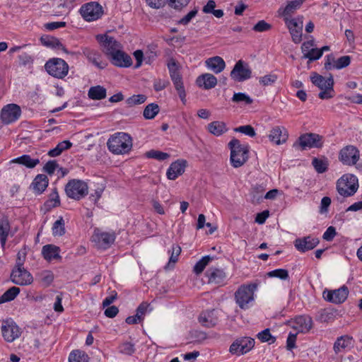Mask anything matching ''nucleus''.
<instances>
[{
    "label": "nucleus",
    "mask_w": 362,
    "mask_h": 362,
    "mask_svg": "<svg viewBox=\"0 0 362 362\" xmlns=\"http://www.w3.org/2000/svg\"><path fill=\"white\" fill-rule=\"evenodd\" d=\"M107 148L114 154L129 153L132 148V137L127 133L117 132L112 135L107 142Z\"/></svg>",
    "instance_id": "f257e3e1"
},
{
    "label": "nucleus",
    "mask_w": 362,
    "mask_h": 362,
    "mask_svg": "<svg viewBox=\"0 0 362 362\" xmlns=\"http://www.w3.org/2000/svg\"><path fill=\"white\" fill-rule=\"evenodd\" d=\"M228 146L230 150V160L232 166L237 168L243 165L249 157L248 145H242L238 139H233L228 143Z\"/></svg>",
    "instance_id": "f03ea898"
},
{
    "label": "nucleus",
    "mask_w": 362,
    "mask_h": 362,
    "mask_svg": "<svg viewBox=\"0 0 362 362\" xmlns=\"http://www.w3.org/2000/svg\"><path fill=\"white\" fill-rule=\"evenodd\" d=\"M310 81L315 86L321 90L318 95L320 99H330L334 96V79L331 74L328 78H326L324 76L314 72L310 76Z\"/></svg>",
    "instance_id": "7ed1b4c3"
},
{
    "label": "nucleus",
    "mask_w": 362,
    "mask_h": 362,
    "mask_svg": "<svg viewBox=\"0 0 362 362\" xmlns=\"http://www.w3.org/2000/svg\"><path fill=\"white\" fill-rule=\"evenodd\" d=\"M336 188L341 196L344 197H351L358 190V178L353 174H345L337 180Z\"/></svg>",
    "instance_id": "20e7f679"
},
{
    "label": "nucleus",
    "mask_w": 362,
    "mask_h": 362,
    "mask_svg": "<svg viewBox=\"0 0 362 362\" xmlns=\"http://www.w3.org/2000/svg\"><path fill=\"white\" fill-rule=\"evenodd\" d=\"M324 144V137L316 133L301 134L293 144V147L301 151L311 148H321Z\"/></svg>",
    "instance_id": "39448f33"
},
{
    "label": "nucleus",
    "mask_w": 362,
    "mask_h": 362,
    "mask_svg": "<svg viewBox=\"0 0 362 362\" xmlns=\"http://www.w3.org/2000/svg\"><path fill=\"white\" fill-rule=\"evenodd\" d=\"M45 69L52 77L62 79L67 76L69 66L63 59L53 57L46 62Z\"/></svg>",
    "instance_id": "423d86ee"
},
{
    "label": "nucleus",
    "mask_w": 362,
    "mask_h": 362,
    "mask_svg": "<svg viewBox=\"0 0 362 362\" xmlns=\"http://www.w3.org/2000/svg\"><path fill=\"white\" fill-rule=\"evenodd\" d=\"M257 286L258 284L257 283L242 285L235 291V301L240 308H248V303L254 300V292L257 288Z\"/></svg>",
    "instance_id": "0eeeda50"
},
{
    "label": "nucleus",
    "mask_w": 362,
    "mask_h": 362,
    "mask_svg": "<svg viewBox=\"0 0 362 362\" xmlns=\"http://www.w3.org/2000/svg\"><path fill=\"white\" fill-rule=\"evenodd\" d=\"M65 192L68 197L80 200L85 197L88 192V187L86 182L81 180H69L65 185Z\"/></svg>",
    "instance_id": "6e6552de"
},
{
    "label": "nucleus",
    "mask_w": 362,
    "mask_h": 362,
    "mask_svg": "<svg viewBox=\"0 0 362 362\" xmlns=\"http://www.w3.org/2000/svg\"><path fill=\"white\" fill-rule=\"evenodd\" d=\"M284 23L291 35L292 41L295 44H299L302 41L303 16H298L296 18H284Z\"/></svg>",
    "instance_id": "1a4fd4ad"
},
{
    "label": "nucleus",
    "mask_w": 362,
    "mask_h": 362,
    "mask_svg": "<svg viewBox=\"0 0 362 362\" xmlns=\"http://www.w3.org/2000/svg\"><path fill=\"white\" fill-rule=\"evenodd\" d=\"M170 76L173 83V85L178 93V95L182 103L185 105L186 103V92L183 85L182 78L179 71L178 66L175 62H173L168 65Z\"/></svg>",
    "instance_id": "9d476101"
},
{
    "label": "nucleus",
    "mask_w": 362,
    "mask_h": 362,
    "mask_svg": "<svg viewBox=\"0 0 362 362\" xmlns=\"http://www.w3.org/2000/svg\"><path fill=\"white\" fill-rule=\"evenodd\" d=\"M79 12L83 18L88 22L99 19L103 13V7L97 2H89L83 4Z\"/></svg>",
    "instance_id": "9b49d317"
},
{
    "label": "nucleus",
    "mask_w": 362,
    "mask_h": 362,
    "mask_svg": "<svg viewBox=\"0 0 362 362\" xmlns=\"http://www.w3.org/2000/svg\"><path fill=\"white\" fill-rule=\"evenodd\" d=\"M359 158V150L353 145L344 146L339 153V160L344 165H354L357 163Z\"/></svg>",
    "instance_id": "f8f14e48"
},
{
    "label": "nucleus",
    "mask_w": 362,
    "mask_h": 362,
    "mask_svg": "<svg viewBox=\"0 0 362 362\" xmlns=\"http://www.w3.org/2000/svg\"><path fill=\"white\" fill-rule=\"evenodd\" d=\"M96 40L103 47L104 53L110 58L115 52L119 51L120 43L113 37L107 35L99 34L96 35Z\"/></svg>",
    "instance_id": "ddd939ff"
},
{
    "label": "nucleus",
    "mask_w": 362,
    "mask_h": 362,
    "mask_svg": "<svg viewBox=\"0 0 362 362\" xmlns=\"http://www.w3.org/2000/svg\"><path fill=\"white\" fill-rule=\"evenodd\" d=\"M255 346V340L250 337H241L234 341L230 346L229 351L237 356L249 352Z\"/></svg>",
    "instance_id": "4468645a"
},
{
    "label": "nucleus",
    "mask_w": 362,
    "mask_h": 362,
    "mask_svg": "<svg viewBox=\"0 0 362 362\" xmlns=\"http://www.w3.org/2000/svg\"><path fill=\"white\" fill-rule=\"evenodd\" d=\"M21 115V109L14 103L8 104L1 109L0 118L4 124H9L17 121Z\"/></svg>",
    "instance_id": "2eb2a0df"
},
{
    "label": "nucleus",
    "mask_w": 362,
    "mask_h": 362,
    "mask_svg": "<svg viewBox=\"0 0 362 362\" xmlns=\"http://www.w3.org/2000/svg\"><path fill=\"white\" fill-rule=\"evenodd\" d=\"M349 295V289L346 286H343L338 289L327 290L323 291V298L329 303L334 304H341L344 303Z\"/></svg>",
    "instance_id": "dca6fc26"
},
{
    "label": "nucleus",
    "mask_w": 362,
    "mask_h": 362,
    "mask_svg": "<svg viewBox=\"0 0 362 362\" xmlns=\"http://www.w3.org/2000/svg\"><path fill=\"white\" fill-rule=\"evenodd\" d=\"M11 281L16 285L28 286L33 283L32 274L24 267H14L11 273Z\"/></svg>",
    "instance_id": "f3484780"
},
{
    "label": "nucleus",
    "mask_w": 362,
    "mask_h": 362,
    "mask_svg": "<svg viewBox=\"0 0 362 362\" xmlns=\"http://www.w3.org/2000/svg\"><path fill=\"white\" fill-rule=\"evenodd\" d=\"M252 71L248 64L239 60L235 64L230 72V77L235 81L241 82L251 78Z\"/></svg>",
    "instance_id": "a211bd4d"
},
{
    "label": "nucleus",
    "mask_w": 362,
    "mask_h": 362,
    "mask_svg": "<svg viewBox=\"0 0 362 362\" xmlns=\"http://www.w3.org/2000/svg\"><path fill=\"white\" fill-rule=\"evenodd\" d=\"M221 311L216 309H211L202 311L199 317V322L205 327L211 328L215 327L219 322Z\"/></svg>",
    "instance_id": "6ab92c4d"
},
{
    "label": "nucleus",
    "mask_w": 362,
    "mask_h": 362,
    "mask_svg": "<svg viewBox=\"0 0 362 362\" xmlns=\"http://www.w3.org/2000/svg\"><path fill=\"white\" fill-rule=\"evenodd\" d=\"M115 235L114 233L102 232L96 228L92 236V240L96 244L98 248L107 249L115 242Z\"/></svg>",
    "instance_id": "aec40b11"
},
{
    "label": "nucleus",
    "mask_w": 362,
    "mask_h": 362,
    "mask_svg": "<svg viewBox=\"0 0 362 362\" xmlns=\"http://www.w3.org/2000/svg\"><path fill=\"white\" fill-rule=\"evenodd\" d=\"M1 332L4 339L7 342H13L21 336V332L19 327L12 320H6L3 322L1 326Z\"/></svg>",
    "instance_id": "412c9836"
},
{
    "label": "nucleus",
    "mask_w": 362,
    "mask_h": 362,
    "mask_svg": "<svg viewBox=\"0 0 362 362\" xmlns=\"http://www.w3.org/2000/svg\"><path fill=\"white\" fill-rule=\"evenodd\" d=\"M351 57L348 55L342 56L335 59L332 54L326 56V59L324 65V69L326 71H329L333 69H341L348 66L351 63Z\"/></svg>",
    "instance_id": "4be33fe9"
},
{
    "label": "nucleus",
    "mask_w": 362,
    "mask_h": 362,
    "mask_svg": "<svg viewBox=\"0 0 362 362\" xmlns=\"http://www.w3.org/2000/svg\"><path fill=\"white\" fill-rule=\"evenodd\" d=\"M313 321L309 315L296 316L293 321L292 327L299 333H308L312 329Z\"/></svg>",
    "instance_id": "5701e85b"
},
{
    "label": "nucleus",
    "mask_w": 362,
    "mask_h": 362,
    "mask_svg": "<svg viewBox=\"0 0 362 362\" xmlns=\"http://www.w3.org/2000/svg\"><path fill=\"white\" fill-rule=\"evenodd\" d=\"M319 243L320 240L317 238L308 235L296 239L294 246L299 252H305L314 249Z\"/></svg>",
    "instance_id": "b1692460"
},
{
    "label": "nucleus",
    "mask_w": 362,
    "mask_h": 362,
    "mask_svg": "<svg viewBox=\"0 0 362 362\" xmlns=\"http://www.w3.org/2000/svg\"><path fill=\"white\" fill-rule=\"evenodd\" d=\"M268 137L270 141L280 145L286 143L288 138V134L284 127L275 126L271 129Z\"/></svg>",
    "instance_id": "393cba45"
},
{
    "label": "nucleus",
    "mask_w": 362,
    "mask_h": 362,
    "mask_svg": "<svg viewBox=\"0 0 362 362\" xmlns=\"http://www.w3.org/2000/svg\"><path fill=\"white\" fill-rule=\"evenodd\" d=\"M187 163V161L183 159H178L173 162L166 173L168 179L174 180L178 176L182 175L185 173Z\"/></svg>",
    "instance_id": "a878e982"
},
{
    "label": "nucleus",
    "mask_w": 362,
    "mask_h": 362,
    "mask_svg": "<svg viewBox=\"0 0 362 362\" xmlns=\"http://www.w3.org/2000/svg\"><path fill=\"white\" fill-rule=\"evenodd\" d=\"M110 59L113 65L118 67H129L132 65L131 57L122 50L115 52Z\"/></svg>",
    "instance_id": "bb28decb"
},
{
    "label": "nucleus",
    "mask_w": 362,
    "mask_h": 362,
    "mask_svg": "<svg viewBox=\"0 0 362 362\" xmlns=\"http://www.w3.org/2000/svg\"><path fill=\"white\" fill-rule=\"evenodd\" d=\"M49 184V179L46 175L38 174L33 180L30 188L36 194H41L47 189Z\"/></svg>",
    "instance_id": "cd10ccee"
},
{
    "label": "nucleus",
    "mask_w": 362,
    "mask_h": 362,
    "mask_svg": "<svg viewBox=\"0 0 362 362\" xmlns=\"http://www.w3.org/2000/svg\"><path fill=\"white\" fill-rule=\"evenodd\" d=\"M83 54L90 62L93 64L100 69H105L107 65L106 62L100 60L101 54L96 50L85 48L83 50Z\"/></svg>",
    "instance_id": "c85d7f7f"
},
{
    "label": "nucleus",
    "mask_w": 362,
    "mask_h": 362,
    "mask_svg": "<svg viewBox=\"0 0 362 362\" xmlns=\"http://www.w3.org/2000/svg\"><path fill=\"white\" fill-rule=\"evenodd\" d=\"M206 276L208 277L209 283L216 284H223L226 278L225 272L216 267L209 268L206 272Z\"/></svg>",
    "instance_id": "c756f323"
},
{
    "label": "nucleus",
    "mask_w": 362,
    "mask_h": 362,
    "mask_svg": "<svg viewBox=\"0 0 362 362\" xmlns=\"http://www.w3.org/2000/svg\"><path fill=\"white\" fill-rule=\"evenodd\" d=\"M60 248L54 245L48 244L42 247V254L45 259L50 262L53 259H61L59 255Z\"/></svg>",
    "instance_id": "7c9ffc66"
},
{
    "label": "nucleus",
    "mask_w": 362,
    "mask_h": 362,
    "mask_svg": "<svg viewBox=\"0 0 362 362\" xmlns=\"http://www.w3.org/2000/svg\"><path fill=\"white\" fill-rule=\"evenodd\" d=\"M196 83L199 87L209 90L216 86L217 78L211 74H204L197 78Z\"/></svg>",
    "instance_id": "2f4dec72"
},
{
    "label": "nucleus",
    "mask_w": 362,
    "mask_h": 362,
    "mask_svg": "<svg viewBox=\"0 0 362 362\" xmlns=\"http://www.w3.org/2000/svg\"><path fill=\"white\" fill-rule=\"evenodd\" d=\"M353 337L349 335H343L337 338L334 344V351L336 354L341 352L346 349H350L353 346Z\"/></svg>",
    "instance_id": "473e14b6"
},
{
    "label": "nucleus",
    "mask_w": 362,
    "mask_h": 362,
    "mask_svg": "<svg viewBox=\"0 0 362 362\" xmlns=\"http://www.w3.org/2000/svg\"><path fill=\"white\" fill-rule=\"evenodd\" d=\"M206 66L215 74L221 73L226 67L224 60L218 56L209 58L205 62Z\"/></svg>",
    "instance_id": "72a5a7b5"
},
{
    "label": "nucleus",
    "mask_w": 362,
    "mask_h": 362,
    "mask_svg": "<svg viewBox=\"0 0 362 362\" xmlns=\"http://www.w3.org/2000/svg\"><path fill=\"white\" fill-rule=\"evenodd\" d=\"M10 163H18L28 168H34L40 163V160L38 158H32L28 154H23L21 156L12 159Z\"/></svg>",
    "instance_id": "f704fd0d"
},
{
    "label": "nucleus",
    "mask_w": 362,
    "mask_h": 362,
    "mask_svg": "<svg viewBox=\"0 0 362 362\" xmlns=\"http://www.w3.org/2000/svg\"><path fill=\"white\" fill-rule=\"evenodd\" d=\"M107 90L102 86H92L88 91V96L90 99L100 100L106 98Z\"/></svg>",
    "instance_id": "c9c22d12"
},
{
    "label": "nucleus",
    "mask_w": 362,
    "mask_h": 362,
    "mask_svg": "<svg viewBox=\"0 0 362 362\" xmlns=\"http://www.w3.org/2000/svg\"><path fill=\"white\" fill-rule=\"evenodd\" d=\"M11 226L8 218H4L0 220V243L4 248L6 240L10 232Z\"/></svg>",
    "instance_id": "e433bc0d"
},
{
    "label": "nucleus",
    "mask_w": 362,
    "mask_h": 362,
    "mask_svg": "<svg viewBox=\"0 0 362 362\" xmlns=\"http://www.w3.org/2000/svg\"><path fill=\"white\" fill-rule=\"evenodd\" d=\"M207 129L216 136H219L228 131L226 123L221 121H214L209 123Z\"/></svg>",
    "instance_id": "4c0bfd02"
},
{
    "label": "nucleus",
    "mask_w": 362,
    "mask_h": 362,
    "mask_svg": "<svg viewBox=\"0 0 362 362\" xmlns=\"http://www.w3.org/2000/svg\"><path fill=\"white\" fill-rule=\"evenodd\" d=\"M72 146V143L69 140H64L59 142L57 146L48 151L50 157H56L59 156L64 151L69 149Z\"/></svg>",
    "instance_id": "58836bf2"
},
{
    "label": "nucleus",
    "mask_w": 362,
    "mask_h": 362,
    "mask_svg": "<svg viewBox=\"0 0 362 362\" xmlns=\"http://www.w3.org/2000/svg\"><path fill=\"white\" fill-rule=\"evenodd\" d=\"M20 291L21 290L18 287H11L0 296V304L14 300L19 294Z\"/></svg>",
    "instance_id": "ea45409f"
},
{
    "label": "nucleus",
    "mask_w": 362,
    "mask_h": 362,
    "mask_svg": "<svg viewBox=\"0 0 362 362\" xmlns=\"http://www.w3.org/2000/svg\"><path fill=\"white\" fill-rule=\"evenodd\" d=\"M160 107L156 103H150L147 105L143 112L144 117L146 119H153L159 112Z\"/></svg>",
    "instance_id": "a19ab883"
},
{
    "label": "nucleus",
    "mask_w": 362,
    "mask_h": 362,
    "mask_svg": "<svg viewBox=\"0 0 362 362\" xmlns=\"http://www.w3.org/2000/svg\"><path fill=\"white\" fill-rule=\"evenodd\" d=\"M52 230V235L54 236L60 237L65 234V223L62 216H59V218L53 223Z\"/></svg>",
    "instance_id": "79ce46f5"
},
{
    "label": "nucleus",
    "mask_w": 362,
    "mask_h": 362,
    "mask_svg": "<svg viewBox=\"0 0 362 362\" xmlns=\"http://www.w3.org/2000/svg\"><path fill=\"white\" fill-rule=\"evenodd\" d=\"M88 356L83 351L74 350L69 356V362H88Z\"/></svg>",
    "instance_id": "37998d69"
},
{
    "label": "nucleus",
    "mask_w": 362,
    "mask_h": 362,
    "mask_svg": "<svg viewBox=\"0 0 362 362\" xmlns=\"http://www.w3.org/2000/svg\"><path fill=\"white\" fill-rule=\"evenodd\" d=\"M312 165L318 173H323L328 169L329 163L327 158L323 159L314 158L312 160Z\"/></svg>",
    "instance_id": "c03bdc74"
},
{
    "label": "nucleus",
    "mask_w": 362,
    "mask_h": 362,
    "mask_svg": "<svg viewBox=\"0 0 362 362\" xmlns=\"http://www.w3.org/2000/svg\"><path fill=\"white\" fill-rule=\"evenodd\" d=\"M213 259V257L210 255H206L199 259L194 266L193 272L196 274H201L209 263Z\"/></svg>",
    "instance_id": "a18cd8bd"
},
{
    "label": "nucleus",
    "mask_w": 362,
    "mask_h": 362,
    "mask_svg": "<svg viewBox=\"0 0 362 362\" xmlns=\"http://www.w3.org/2000/svg\"><path fill=\"white\" fill-rule=\"evenodd\" d=\"M302 4V0H296L289 2L284 9L282 13L284 18L286 17H292L291 14L294 12V11L299 8Z\"/></svg>",
    "instance_id": "49530a36"
},
{
    "label": "nucleus",
    "mask_w": 362,
    "mask_h": 362,
    "mask_svg": "<svg viewBox=\"0 0 362 362\" xmlns=\"http://www.w3.org/2000/svg\"><path fill=\"white\" fill-rule=\"evenodd\" d=\"M145 156L148 158H153L158 160H165L170 158V154L157 150H150L146 151Z\"/></svg>",
    "instance_id": "de8ad7c7"
},
{
    "label": "nucleus",
    "mask_w": 362,
    "mask_h": 362,
    "mask_svg": "<svg viewBox=\"0 0 362 362\" xmlns=\"http://www.w3.org/2000/svg\"><path fill=\"white\" fill-rule=\"evenodd\" d=\"M270 278H278L281 280H286L289 278L288 272L285 269H276L267 273Z\"/></svg>",
    "instance_id": "09e8293b"
},
{
    "label": "nucleus",
    "mask_w": 362,
    "mask_h": 362,
    "mask_svg": "<svg viewBox=\"0 0 362 362\" xmlns=\"http://www.w3.org/2000/svg\"><path fill=\"white\" fill-rule=\"evenodd\" d=\"M147 97L144 94L134 95L126 100V103L128 106L133 107L144 103Z\"/></svg>",
    "instance_id": "8fccbe9b"
},
{
    "label": "nucleus",
    "mask_w": 362,
    "mask_h": 362,
    "mask_svg": "<svg viewBox=\"0 0 362 362\" xmlns=\"http://www.w3.org/2000/svg\"><path fill=\"white\" fill-rule=\"evenodd\" d=\"M257 338L262 342H268L269 344H274L276 341V337L272 335L269 328L258 333Z\"/></svg>",
    "instance_id": "3c124183"
},
{
    "label": "nucleus",
    "mask_w": 362,
    "mask_h": 362,
    "mask_svg": "<svg viewBox=\"0 0 362 362\" xmlns=\"http://www.w3.org/2000/svg\"><path fill=\"white\" fill-rule=\"evenodd\" d=\"M198 8L194 7L192 10L188 12L185 16L181 18L177 21V25H188L192 18H194L198 13Z\"/></svg>",
    "instance_id": "603ef678"
},
{
    "label": "nucleus",
    "mask_w": 362,
    "mask_h": 362,
    "mask_svg": "<svg viewBox=\"0 0 362 362\" xmlns=\"http://www.w3.org/2000/svg\"><path fill=\"white\" fill-rule=\"evenodd\" d=\"M232 101L234 103H244L246 105H250L252 103L253 100L245 93H235Z\"/></svg>",
    "instance_id": "864d4df0"
},
{
    "label": "nucleus",
    "mask_w": 362,
    "mask_h": 362,
    "mask_svg": "<svg viewBox=\"0 0 362 362\" xmlns=\"http://www.w3.org/2000/svg\"><path fill=\"white\" fill-rule=\"evenodd\" d=\"M191 0H168V6L175 11H180L187 7Z\"/></svg>",
    "instance_id": "5fc2aeb1"
},
{
    "label": "nucleus",
    "mask_w": 362,
    "mask_h": 362,
    "mask_svg": "<svg viewBox=\"0 0 362 362\" xmlns=\"http://www.w3.org/2000/svg\"><path fill=\"white\" fill-rule=\"evenodd\" d=\"M136 351L134 344L132 342H124L119 346V351L123 354L131 356Z\"/></svg>",
    "instance_id": "6e6d98bb"
},
{
    "label": "nucleus",
    "mask_w": 362,
    "mask_h": 362,
    "mask_svg": "<svg viewBox=\"0 0 362 362\" xmlns=\"http://www.w3.org/2000/svg\"><path fill=\"white\" fill-rule=\"evenodd\" d=\"M235 132L244 134L250 137H254L256 135L255 129L250 124L240 126L235 129Z\"/></svg>",
    "instance_id": "4d7b16f0"
},
{
    "label": "nucleus",
    "mask_w": 362,
    "mask_h": 362,
    "mask_svg": "<svg viewBox=\"0 0 362 362\" xmlns=\"http://www.w3.org/2000/svg\"><path fill=\"white\" fill-rule=\"evenodd\" d=\"M272 25L267 23L264 20L259 21L252 28L255 32L263 33L269 30Z\"/></svg>",
    "instance_id": "13d9d810"
},
{
    "label": "nucleus",
    "mask_w": 362,
    "mask_h": 362,
    "mask_svg": "<svg viewBox=\"0 0 362 362\" xmlns=\"http://www.w3.org/2000/svg\"><path fill=\"white\" fill-rule=\"evenodd\" d=\"M277 80V76L275 74H267L259 78V82L263 86H271Z\"/></svg>",
    "instance_id": "bf43d9fd"
},
{
    "label": "nucleus",
    "mask_w": 362,
    "mask_h": 362,
    "mask_svg": "<svg viewBox=\"0 0 362 362\" xmlns=\"http://www.w3.org/2000/svg\"><path fill=\"white\" fill-rule=\"evenodd\" d=\"M105 189V187L103 185H98L97 187L94 189V192L91 193L89 196V199L93 202L94 204H96L98 201L100 199L103 192Z\"/></svg>",
    "instance_id": "052dcab7"
},
{
    "label": "nucleus",
    "mask_w": 362,
    "mask_h": 362,
    "mask_svg": "<svg viewBox=\"0 0 362 362\" xmlns=\"http://www.w3.org/2000/svg\"><path fill=\"white\" fill-rule=\"evenodd\" d=\"M171 255L169 259L168 264L177 262L178 257L180 255L181 252V247L178 245H173L171 248Z\"/></svg>",
    "instance_id": "680f3d73"
},
{
    "label": "nucleus",
    "mask_w": 362,
    "mask_h": 362,
    "mask_svg": "<svg viewBox=\"0 0 362 362\" xmlns=\"http://www.w3.org/2000/svg\"><path fill=\"white\" fill-rule=\"evenodd\" d=\"M59 168V165L56 160H49L43 167V171L48 175L54 174L55 170Z\"/></svg>",
    "instance_id": "e2e57ef3"
},
{
    "label": "nucleus",
    "mask_w": 362,
    "mask_h": 362,
    "mask_svg": "<svg viewBox=\"0 0 362 362\" xmlns=\"http://www.w3.org/2000/svg\"><path fill=\"white\" fill-rule=\"evenodd\" d=\"M303 57L313 62L319 59L321 56L319 55L318 48H312L308 52L305 53Z\"/></svg>",
    "instance_id": "0e129e2a"
},
{
    "label": "nucleus",
    "mask_w": 362,
    "mask_h": 362,
    "mask_svg": "<svg viewBox=\"0 0 362 362\" xmlns=\"http://www.w3.org/2000/svg\"><path fill=\"white\" fill-rule=\"evenodd\" d=\"M336 228L334 226H329L322 235V238L326 241H332L336 236Z\"/></svg>",
    "instance_id": "69168bd1"
},
{
    "label": "nucleus",
    "mask_w": 362,
    "mask_h": 362,
    "mask_svg": "<svg viewBox=\"0 0 362 362\" xmlns=\"http://www.w3.org/2000/svg\"><path fill=\"white\" fill-rule=\"evenodd\" d=\"M19 63L22 66H27L33 63V58L32 56L26 52H24L18 56Z\"/></svg>",
    "instance_id": "338daca9"
},
{
    "label": "nucleus",
    "mask_w": 362,
    "mask_h": 362,
    "mask_svg": "<svg viewBox=\"0 0 362 362\" xmlns=\"http://www.w3.org/2000/svg\"><path fill=\"white\" fill-rule=\"evenodd\" d=\"M54 280V274L50 271H45L42 274V282L46 286H49Z\"/></svg>",
    "instance_id": "774afa93"
}]
</instances>
